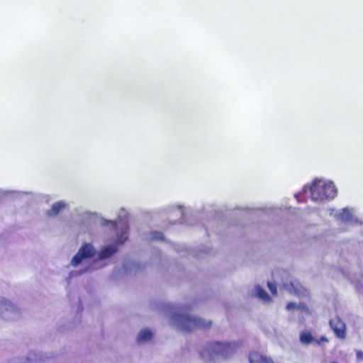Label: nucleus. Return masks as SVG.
<instances>
[{
    "label": "nucleus",
    "mask_w": 363,
    "mask_h": 363,
    "mask_svg": "<svg viewBox=\"0 0 363 363\" xmlns=\"http://www.w3.org/2000/svg\"><path fill=\"white\" fill-rule=\"evenodd\" d=\"M326 340V339L323 337H321L320 339H319V342H321V341H325Z\"/></svg>",
    "instance_id": "obj_19"
},
{
    "label": "nucleus",
    "mask_w": 363,
    "mask_h": 363,
    "mask_svg": "<svg viewBox=\"0 0 363 363\" xmlns=\"http://www.w3.org/2000/svg\"><path fill=\"white\" fill-rule=\"evenodd\" d=\"M255 290L257 296L259 297V298L262 299L266 302H270L272 301V298H270L269 295L260 286H256Z\"/></svg>",
    "instance_id": "obj_14"
},
{
    "label": "nucleus",
    "mask_w": 363,
    "mask_h": 363,
    "mask_svg": "<svg viewBox=\"0 0 363 363\" xmlns=\"http://www.w3.org/2000/svg\"><path fill=\"white\" fill-rule=\"evenodd\" d=\"M317 179L313 181L311 184L305 185L303 188V196L305 199H310L312 201L318 199V186Z\"/></svg>",
    "instance_id": "obj_6"
},
{
    "label": "nucleus",
    "mask_w": 363,
    "mask_h": 363,
    "mask_svg": "<svg viewBox=\"0 0 363 363\" xmlns=\"http://www.w3.org/2000/svg\"><path fill=\"white\" fill-rule=\"evenodd\" d=\"M118 251V248L115 245H109L102 249L99 253V258L104 259L110 257Z\"/></svg>",
    "instance_id": "obj_11"
},
{
    "label": "nucleus",
    "mask_w": 363,
    "mask_h": 363,
    "mask_svg": "<svg viewBox=\"0 0 363 363\" xmlns=\"http://www.w3.org/2000/svg\"><path fill=\"white\" fill-rule=\"evenodd\" d=\"M249 361L250 363H274L271 358L264 357L257 352H252L250 353Z\"/></svg>",
    "instance_id": "obj_8"
},
{
    "label": "nucleus",
    "mask_w": 363,
    "mask_h": 363,
    "mask_svg": "<svg viewBox=\"0 0 363 363\" xmlns=\"http://www.w3.org/2000/svg\"><path fill=\"white\" fill-rule=\"evenodd\" d=\"M172 318L179 330L183 332H191L196 329H208L211 326V321H206L201 318L179 313L174 314Z\"/></svg>",
    "instance_id": "obj_1"
},
{
    "label": "nucleus",
    "mask_w": 363,
    "mask_h": 363,
    "mask_svg": "<svg viewBox=\"0 0 363 363\" xmlns=\"http://www.w3.org/2000/svg\"><path fill=\"white\" fill-rule=\"evenodd\" d=\"M286 309L289 311L298 309L305 314H310V311L306 306L297 305L296 303L290 302L286 305Z\"/></svg>",
    "instance_id": "obj_15"
},
{
    "label": "nucleus",
    "mask_w": 363,
    "mask_h": 363,
    "mask_svg": "<svg viewBox=\"0 0 363 363\" xmlns=\"http://www.w3.org/2000/svg\"><path fill=\"white\" fill-rule=\"evenodd\" d=\"M152 337V332L148 329L142 330L137 337L138 342L150 340Z\"/></svg>",
    "instance_id": "obj_13"
},
{
    "label": "nucleus",
    "mask_w": 363,
    "mask_h": 363,
    "mask_svg": "<svg viewBox=\"0 0 363 363\" xmlns=\"http://www.w3.org/2000/svg\"><path fill=\"white\" fill-rule=\"evenodd\" d=\"M235 351V345L230 342H212L208 345L207 352L211 355L228 357Z\"/></svg>",
    "instance_id": "obj_2"
},
{
    "label": "nucleus",
    "mask_w": 363,
    "mask_h": 363,
    "mask_svg": "<svg viewBox=\"0 0 363 363\" xmlns=\"http://www.w3.org/2000/svg\"><path fill=\"white\" fill-rule=\"evenodd\" d=\"M299 341L303 345H309L316 342V339L311 331L305 330L300 333Z\"/></svg>",
    "instance_id": "obj_9"
},
{
    "label": "nucleus",
    "mask_w": 363,
    "mask_h": 363,
    "mask_svg": "<svg viewBox=\"0 0 363 363\" xmlns=\"http://www.w3.org/2000/svg\"><path fill=\"white\" fill-rule=\"evenodd\" d=\"M123 236H124V240H121V241L118 240V241H117V243H118V244H123V242H124L125 240H128L127 232H123V233H122V237H123Z\"/></svg>",
    "instance_id": "obj_18"
},
{
    "label": "nucleus",
    "mask_w": 363,
    "mask_h": 363,
    "mask_svg": "<svg viewBox=\"0 0 363 363\" xmlns=\"http://www.w3.org/2000/svg\"><path fill=\"white\" fill-rule=\"evenodd\" d=\"M332 363H339V362H333Z\"/></svg>",
    "instance_id": "obj_21"
},
{
    "label": "nucleus",
    "mask_w": 363,
    "mask_h": 363,
    "mask_svg": "<svg viewBox=\"0 0 363 363\" xmlns=\"http://www.w3.org/2000/svg\"><path fill=\"white\" fill-rule=\"evenodd\" d=\"M95 255V250L90 244L83 245L78 252L72 258L71 263L72 266L79 265L84 259L93 257Z\"/></svg>",
    "instance_id": "obj_4"
},
{
    "label": "nucleus",
    "mask_w": 363,
    "mask_h": 363,
    "mask_svg": "<svg viewBox=\"0 0 363 363\" xmlns=\"http://www.w3.org/2000/svg\"><path fill=\"white\" fill-rule=\"evenodd\" d=\"M285 289L291 294L300 296L302 294H305L306 289L296 281H291L290 282H286L284 284Z\"/></svg>",
    "instance_id": "obj_7"
},
{
    "label": "nucleus",
    "mask_w": 363,
    "mask_h": 363,
    "mask_svg": "<svg viewBox=\"0 0 363 363\" xmlns=\"http://www.w3.org/2000/svg\"><path fill=\"white\" fill-rule=\"evenodd\" d=\"M337 218L344 223L352 222L354 219L352 213L347 208H344L337 214Z\"/></svg>",
    "instance_id": "obj_10"
},
{
    "label": "nucleus",
    "mask_w": 363,
    "mask_h": 363,
    "mask_svg": "<svg viewBox=\"0 0 363 363\" xmlns=\"http://www.w3.org/2000/svg\"><path fill=\"white\" fill-rule=\"evenodd\" d=\"M330 325L337 338L340 340L345 339L347 335L346 325L339 316L332 318L330 320Z\"/></svg>",
    "instance_id": "obj_5"
},
{
    "label": "nucleus",
    "mask_w": 363,
    "mask_h": 363,
    "mask_svg": "<svg viewBox=\"0 0 363 363\" xmlns=\"http://www.w3.org/2000/svg\"><path fill=\"white\" fill-rule=\"evenodd\" d=\"M66 206L65 203L62 201H58L52 204L51 208L48 211L47 214L48 216H56L61 210L65 208Z\"/></svg>",
    "instance_id": "obj_12"
},
{
    "label": "nucleus",
    "mask_w": 363,
    "mask_h": 363,
    "mask_svg": "<svg viewBox=\"0 0 363 363\" xmlns=\"http://www.w3.org/2000/svg\"><path fill=\"white\" fill-rule=\"evenodd\" d=\"M111 224H112V225H113V227H115V226H116V223H114V222H111Z\"/></svg>",
    "instance_id": "obj_20"
},
{
    "label": "nucleus",
    "mask_w": 363,
    "mask_h": 363,
    "mask_svg": "<svg viewBox=\"0 0 363 363\" xmlns=\"http://www.w3.org/2000/svg\"><path fill=\"white\" fill-rule=\"evenodd\" d=\"M356 357L358 361H363V352L361 350H357Z\"/></svg>",
    "instance_id": "obj_17"
},
{
    "label": "nucleus",
    "mask_w": 363,
    "mask_h": 363,
    "mask_svg": "<svg viewBox=\"0 0 363 363\" xmlns=\"http://www.w3.org/2000/svg\"><path fill=\"white\" fill-rule=\"evenodd\" d=\"M337 195V189L333 182L319 179V200H332Z\"/></svg>",
    "instance_id": "obj_3"
},
{
    "label": "nucleus",
    "mask_w": 363,
    "mask_h": 363,
    "mask_svg": "<svg viewBox=\"0 0 363 363\" xmlns=\"http://www.w3.org/2000/svg\"><path fill=\"white\" fill-rule=\"evenodd\" d=\"M267 286L272 295L277 294V286L274 284H273L270 281H268Z\"/></svg>",
    "instance_id": "obj_16"
}]
</instances>
